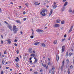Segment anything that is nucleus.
Wrapping results in <instances>:
<instances>
[{
    "label": "nucleus",
    "instance_id": "obj_1",
    "mask_svg": "<svg viewBox=\"0 0 74 74\" xmlns=\"http://www.w3.org/2000/svg\"><path fill=\"white\" fill-rule=\"evenodd\" d=\"M12 30L13 32H14V33H16L17 32H18V28H16V26L14 25Z\"/></svg>",
    "mask_w": 74,
    "mask_h": 74
},
{
    "label": "nucleus",
    "instance_id": "obj_2",
    "mask_svg": "<svg viewBox=\"0 0 74 74\" xmlns=\"http://www.w3.org/2000/svg\"><path fill=\"white\" fill-rule=\"evenodd\" d=\"M65 48V46H63L62 47V49H61L62 51V53H63V52H64V51H65V50H64Z\"/></svg>",
    "mask_w": 74,
    "mask_h": 74
},
{
    "label": "nucleus",
    "instance_id": "obj_3",
    "mask_svg": "<svg viewBox=\"0 0 74 74\" xmlns=\"http://www.w3.org/2000/svg\"><path fill=\"white\" fill-rule=\"evenodd\" d=\"M8 27L9 28V29L10 30L12 31V26L9 25L8 26Z\"/></svg>",
    "mask_w": 74,
    "mask_h": 74
},
{
    "label": "nucleus",
    "instance_id": "obj_4",
    "mask_svg": "<svg viewBox=\"0 0 74 74\" xmlns=\"http://www.w3.org/2000/svg\"><path fill=\"white\" fill-rule=\"evenodd\" d=\"M64 61H63L62 62V66L61 67V69L62 70L63 69V67L64 66Z\"/></svg>",
    "mask_w": 74,
    "mask_h": 74
},
{
    "label": "nucleus",
    "instance_id": "obj_5",
    "mask_svg": "<svg viewBox=\"0 0 74 74\" xmlns=\"http://www.w3.org/2000/svg\"><path fill=\"white\" fill-rule=\"evenodd\" d=\"M73 26H71L70 29L69 30V33H70V32H71V31H72V30L73 29Z\"/></svg>",
    "mask_w": 74,
    "mask_h": 74
},
{
    "label": "nucleus",
    "instance_id": "obj_6",
    "mask_svg": "<svg viewBox=\"0 0 74 74\" xmlns=\"http://www.w3.org/2000/svg\"><path fill=\"white\" fill-rule=\"evenodd\" d=\"M56 60L57 62H58V60H59V56L58 55H56Z\"/></svg>",
    "mask_w": 74,
    "mask_h": 74
},
{
    "label": "nucleus",
    "instance_id": "obj_7",
    "mask_svg": "<svg viewBox=\"0 0 74 74\" xmlns=\"http://www.w3.org/2000/svg\"><path fill=\"white\" fill-rule=\"evenodd\" d=\"M60 25L58 24H56L55 25L54 27H59Z\"/></svg>",
    "mask_w": 74,
    "mask_h": 74
},
{
    "label": "nucleus",
    "instance_id": "obj_8",
    "mask_svg": "<svg viewBox=\"0 0 74 74\" xmlns=\"http://www.w3.org/2000/svg\"><path fill=\"white\" fill-rule=\"evenodd\" d=\"M32 48H30L28 50L29 52V53H32Z\"/></svg>",
    "mask_w": 74,
    "mask_h": 74
},
{
    "label": "nucleus",
    "instance_id": "obj_9",
    "mask_svg": "<svg viewBox=\"0 0 74 74\" xmlns=\"http://www.w3.org/2000/svg\"><path fill=\"white\" fill-rule=\"evenodd\" d=\"M52 12H53V10L52 9H51V11L50 12L49 15V16H50V15H51L52 14Z\"/></svg>",
    "mask_w": 74,
    "mask_h": 74
},
{
    "label": "nucleus",
    "instance_id": "obj_10",
    "mask_svg": "<svg viewBox=\"0 0 74 74\" xmlns=\"http://www.w3.org/2000/svg\"><path fill=\"white\" fill-rule=\"evenodd\" d=\"M40 14H41V15H42V16H45V15H46V14L45 13L42 14V13L41 12H40Z\"/></svg>",
    "mask_w": 74,
    "mask_h": 74
},
{
    "label": "nucleus",
    "instance_id": "obj_11",
    "mask_svg": "<svg viewBox=\"0 0 74 74\" xmlns=\"http://www.w3.org/2000/svg\"><path fill=\"white\" fill-rule=\"evenodd\" d=\"M16 22H17V23H20V24L21 23V21L19 20H16Z\"/></svg>",
    "mask_w": 74,
    "mask_h": 74
},
{
    "label": "nucleus",
    "instance_id": "obj_12",
    "mask_svg": "<svg viewBox=\"0 0 74 74\" xmlns=\"http://www.w3.org/2000/svg\"><path fill=\"white\" fill-rule=\"evenodd\" d=\"M46 11H47V9H45L42 10V13H45Z\"/></svg>",
    "mask_w": 74,
    "mask_h": 74
},
{
    "label": "nucleus",
    "instance_id": "obj_13",
    "mask_svg": "<svg viewBox=\"0 0 74 74\" xmlns=\"http://www.w3.org/2000/svg\"><path fill=\"white\" fill-rule=\"evenodd\" d=\"M7 41L9 44H10L11 42V41L10 39H8Z\"/></svg>",
    "mask_w": 74,
    "mask_h": 74
},
{
    "label": "nucleus",
    "instance_id": "obj_14",
    "mask_svg": "<svg viewBox=\"0 0 74 74\" xmlns=\"http://www.w3.org/2000/svg\"><path fill=\"white\" fill-rule=\"evenodd\" d=\"M16 59H15V60L16 61V62H18L19 61V58L18 57H16Z\"/></svg>",
    "mask_w": 74,
    "mask_h": 74
},
{
    "label": "nucleus",
    "instance_id": "obj_15",
    "mask_svg": "<svg viewBox=\"0 0 74 74\" xmlns=\"http://www.w3.org/2000/svg\"><path fill=\"white\" fill-rule=\"evenodd\" d=\"M41 45L42 47H46V45H45V44L44 43H42Z\"/></svg>",
    "mask_w": 74,
    "mask_h": 74
},
{
    "label": "nucleus",
    "instance_id": "obj_16",
    "mask_svg": "<svg viewBox=\"0 0 74 74\" xmlns=\"http://www.w3.org/2000/svg\"><path fill=\"white\" fill-rule=\"evenodd\" d=\"M57 23H60V20L59 19H58L56 21Z\"/></svg>",
    "mask_w": 74,
    "mask_h": 74
},
{
    "label": "nucleus",
    "instance_id": "obj_17",
    "mask_svg": "<svg viewBox=\"0 0 74 74\" xmlns=\"http://www.w3.org/2000/svg\"><path fill=\"white\" fill-rule=\"evenodd\" d=\"M64 9H65V7H64L62 8L61 10L62 11H64Z\"/></svg>",
    "mask_w": 74,
    "mask_h": 74
},
{
    "label": "nucleus",
    "instance_id": "obj_18",
    "mask_svg": "<svg viewBox=\"0 0 74 74\" xmlns=\"http://www.w3.org/2000/svg\"><path fill=\"white\" fill-rule=\"evenodd\" d=\"M57 40H55L53 42V44H57Z\"/></svg>",
    "mask_w": 74,
    "mask_h": 74
},
{
    "label": "nucleus",
    "instance_id": "obj_19",
    "mask_svg": "<svg viewBox=\"0 0 74 74\" xmlns=\"http://www.w3.org/2000/svg\"><path fill=\"white\" fill-rule=\"evenodd\" d=\"M66 62L67 63V64H69V60L68 59H67L66 60Z\"/></svg>",
    "mask_w": 74,
    "mask_h": 74
},
{
    "label": "nucleus",
    "instance_id": "obj_20",
    "mask_svg": "<svg viewBox=\"0 0 74 74\" xmlns=\"http://www.w3.org/2000/svg\"><path fill=\"white\" fill-rule=\"evenodd\" d=\"M56 7H57V5H54L53 6V8L54 9H55V8H56Z\"/></svg>",
    "mask_w": 74,
    "mask_h": 74
},
{
    "label": "nucleus",
    "instance_id": "obj_21",
    "mask_svg": "<svg viewBox=\"0 0 74 74\" xmlns=\"http://www.w3.org/2000/svg\"><path fill=\"white\" fill-rule=\"evenodd\" d=\"M31 56H33V57H34L35 56V54H32L30 55Z\"/></svg>",
    "mask_w": 74,
    "mask_h": 74
},
{
    "label": "nucleus",
    "instance_id": "obj_22",
    "mask_svg": "<svg viewBox=\"0 0 74 74\" xmlns=\"http://www.w3.org/2000/svg\"><path fill=\"white\" fill-rule=\"evenodd\" d=\"M40 44V42H36L35 44L36 45H38V44Z\"/></svg>",
    "mask_w": 74,
    "mask_h": 74
},
{
    "label": "nucleus",
    "instance_id": "obj_23",
    "mask_svg": "<svg viewBox=\"0 0 74 74\" xmlns=\"http://www.w3.org/2000/svg\"><path fill=\"white\" fill-rule=\"evenodd\" d=\"M61 23L62 24H64V21H61Z\"/></svg>",
    "mask_w": 74,
    "mask_h": 74
},
{
    "label": "nucleus",
    "instance_id": "obj_24",
    "mask_svg": "<svg viewBox=\"0 0 74 74\" xmlns=\"http://www.w3.org/2000/svg\"><path fill=\"white\" fill-rule=\"evenodd\" d=\"M67 2H66L64 4V6H66V5H67Z\"/></svg>",
    "mask_w": 74,
    "mask_h": 74
},
{
    "label": "nucleus",
    "instance_id": "obj_25",
    "mask_svg": "<svg viewBox=\"0 0 74 74\" xmlns=\"http://www.w3.org/2000/svg\"><path fill=\"white\" fill-rule=\"evenodd\" d=\"M37 62V59H35L34 62V63H36Z\"/></svg>",
    "mask_w": 74,
    "mask_h": 74
},
{
    "label": "nucleus",
    "instance_id": "obj_26",
    "mask_svg": "<svg viewBox=\"0 0 74 74\" xmlns=\"http://www.w3.org/2000/svg\"><path fill=\"white\" fill-rule=\"evenodd\" d=\"M36 31L37 32H40V29H37L36 30Z\"/></svg>",
    "mask_w": 74,
    "mask_h": 74
},
{
    "label": "nucleus",
    "instance_id": "obj_27",
    "mask_svg": "<svg viewBox=\"0 0 74 74\" xmlns=\"http://www.w3.org/2000/svg\"><path fill=\"white\" fill-rule=\"evenodd\" d=\"M40 32L41 33H43L44 32V31L42 29H40Z\"/></svg>",
    "mask_w": 74,
    "mask_h": 74
},
{
    "label": "nucleus",
    "instance_id": "obj_28",
    "mask_svg": "<svg viewBox=\"0 0 74 74\" xmlns=\"http://www.w3.org/2000/svg\"><path fill=\"white\" fill-rule=\"evenodd\" d=\"M68 74H70V70H69V69H68Z\"/></svg>",
    "mask_w": 74,
    "mask_h": 74
},
{
    "label": "nucleus",
    "instance_id": "obj_29",
    "mask_svg": "<svg viewBox=\"0 0 74 74\" xmlns=\"http://www.w3.org/2000/svg\"><path fill=\"white\" fill-rule=\"evenodd\" d=\"M66 40V38H65L62 39V42H63V41H64V40Z\"/></svg>",
    "mask_w": 74,
    "mask_h": 74
},
{
    "label": "nucleus",
    "instance_id": "obj_30",
    "mask_svg": "<svg viewBox=\"0 0 74 74\" xmlns=\"http://www.w3.org/2000/svg\"><path fill=\"white\" fill-rule=\"evenodd\" d=\"M4 63H5V62H4V61L3 60L2 62V64H4Z\"/></svg>",
    "mask_w": 74,
    "mask_h": 74
},
{
    "label": "nucleus",
    "instance_id": "obj_31",
    "mask_svg": "<svg viewBox=\"0 0 74 74\" xmlns=\"http://www.w3.org/2000/svg\"><path fill=\"white\" fill-rule=\"evenodd\" d=\"M1 74H4V72L3 71H1Z\"/></svg>",
    "mask_w": 74,
    "mask_h": 74
},
{
    "label": "nucleus",
    "instance_id": "obj_32",
    "mask_svg": "<svg viewBox=\"0 0 74 74\" xmlns=\"http://www.w3.org/2000/svg\"><path fill=\"white\" fill-rule=\"evenodd\" d=\"M69 12H72V10L71 9H70L69 10Z\"/></svg>",
    "mask_w": 74,
    "mask_h": 74
},
{
    "label": "nucleus",
    "instance_id": "obj_33",
    "mask_svg": "<svg viewBox=\"0 0 74 74\" xmlns=\"http://www.w3.org/2000/svg\"><path fill=\"white\" fill-rule=\"evenodd\" d=\"M25 5H26L27 7H28V6H29V4L27 3H26L25 4Z\"/></svg>",
    "mask_w": 74,
    "mask_h": 74
},
{
    "label": "nucleus",
    "instance_id": "obj_34",
    "mask_svg": "<svg viewBox=\"0 0 74 74\" xmlns=\"http://www.w3.org/2000/svg\"><path fill=\"white\" fill-rule=\"evenodd\" d=\"M37 3H38V2H35L34 4H35V5H38Z\"/></svg>",
    "mask_w": 74,
    "mask_h": 74
},
{
    "label": "nucleus",
    "instance_id": "obj_35",
    "mask_svg": "<svg viewBox=\"0 0 74 74\" xmlns=\"http://www.w3.org/2000/svg\"><path fill=\"white\" fill-rule=\"evenodd\" d=\"M68 56V52H67L66 53V56Z\"/></svg>",
    "mask_w": 74,
    "mask_h": 74
},
{
    "label": "nucleus",
    "instance_id": "obj_36",
    "mask_svg": "<svg viewBox=\"0 0 74 74\" xmlns=\"http://www.w3.org/2000/svg\"><path fill=\"white\" fill-rule=\"evenodd\" d=\"M26 19H27V18H24L23 19V20L24 21H26Z\"/></svg>",
    "mask_w": 74,
    "mask_h": 74
},
{
    "label": "nucleus",
    "instance_id": "obj_37",
    "mask_svg": "<svg viewBox=\"0 0 74 74\" xmlns=\"http://www.w3.org/2000/svg\"><path fill=\"white\" fill-rule=\"evenodd\" d=\"M49 73H51V72H52V70L51 69H50V70H49Z\"/></svg>",
    "mask_w": 74,
    "mask_h": 74
},
{
    "label": "nucleus",
    "instance_id": "obj_38",
    "mask_svg": "<svg viewBox=\"0 0 74 74\" xmlns=\"http://www.w3.org/2000/svg\"><path fill=\"white\" fill-rule=\"evenodd\" d=\"M17 53V54H18L19 53V50H17L16 51Z\"/></svg>",
    "mask_w": 74,
    "mask_h": 74
},
{
    "label": "nucleus",
    "instance_id": "obj_39",
    "mask_svg": "<svg viewBox=\"0 0 74 74\" xmlns=\"http://www.w3.org/2000/svg\"><path fill=\"white\" fill-rule=\"evenodd\" d=\"M34 74H38V72L37 71L35 72H34Z\"/></svg>",
    "mask_w": 74,
    "mask_h": 74
},
{
    "label": "nucleus",
    "instance_id": "obj_40",
    "mask_svg": "<svg viewBox=\"0 0 74 74\" xmlns=\"http://www.w3.org/2000/svg\"><path fill=\"white\" fill-rule=\"evenodd\" d=\"M4 22L5 23H6V24H7V25L8 24V23H7V21H4Z\"/></svg>",
    "mask_w": 74,
    "mask_h": 74
},
{
    "label": "nucleus",
    "instance_id": "obj_41",
    "mask_svg": "<svg viewBox=\"0 0 74 74\" xmlns=\"http://www.w3.org/2000/svg\"><path fill=\"white\" fill-rule=\"evenodd\" d=\"M33 37H33V36H30V38H33Z\"/></svg>",
    "mask_w": 74,
    "mask_h": 74
},
{
    "label": "nucleus",
    "instance_id": "obj_42",
    "mask_svg": "<svg viewBox=\"0 0 74 74\" xmlns=\"http://www.w3.org/2000/svg\"><path fill=\"white\" fill-rule=\"evenodd\" d=\"M16 67H19V66H18V65L17 64H16Z\"/></svg>",
    "mask_w": 74,
    "mask_h": 74
},
{
    "label": "nucleus",
    "instance_id": "obj_43",
    "mask_svg": "<svg viewBox=\"0 0 74 74\" xmlns=\"http://www.w3.org/2000/svg\"><path fill=\"white\" fill-rule=\"evenodd\" d=\"M73 66L71 65V66H70V69H73Z\"/></svg>",
    "mask_w": 74,
    "mask_h": 74
},
{
    "label": "nucleus",
    "instance_id": "obj_44",
    "mask_svg": "<svg viewBox=\"0 0 74 74\" xmlns=\"http://www.w3.org/2000/svg\"><path fill=\"white\" fill-rule=\"evenodd\" d=\"M6 53H7V52H6V51H5L4 52V54H6Z\"/></svg>",
    "mask_w": 74,
    "mask_h": 74
},
{
    "label": "nucleus",
    "instance_id": "obj_45",
    "mask_svg": "<svg viewBox=\"0 0 74 74\" xmlns=\"http://www.w3.org/2000/svg\"><path fill=\"white\" fill-rule=\"evenodd\" d=\"M48 65H50L51 64H50V62H48Z\"/></svg>",
    "mask_w": 74,
    "mask_h": 74
},
{
    "label": "nucleus",
    "instance_id": "obj_46",
    "mask_svg": "<svg viewBox=\"0 0 74 74\" xmlns=\"http://www.w3.org/2000/svg\"><path fill=\"white\" fill-rule=\"evenodd\" d=\"M9 68H10V67H6V69H9Z\"/></svg>",
    "mask_w": 74,
    "mask_h": 74
},
{
    "label": "nucleus",
    "instance_id": "obj_47",
    "mask_svg": "<svg viewBox=\"0 0 74 74\" xmlns=\"http://www.w3.org/2000/svg\"><path fill=\"white\" fill-rule=\"evenodd\" d=\"M14 45H15L16 47V46H17V44H16V43L14 44Z\"/></svg>",
    "mask_w": 74,
    "mask_h": 74
},
{
    "label": "nucleus",
    "instance_id": "obj_48",
    "mask_svg": "<svg viewBox=\"0 0 74 74\" xmlns=\"http://www.w3.org/2000/svg\"><path fill=\"white\" fill-rule=\"evenodd\" d=\"M17 42V40L16 39H15L14 40V42Z\"/></svg>",
    "mask_w": 74,
    "mask_h": 74
},
{
    "label": "nucleus",
    "instance_id": "obj_49",
    "mask_svg": "<svg viewBox=\"0 0 74 74\" xmlns=\"http://www.w3.org/2000/svg\"><path fill=\"white\" fill-rule=\"evenodd\" d=\"M55 70V68H52V70H53H53Z\"/></svg>",
    "mask_w": 74,
    "mask_h": 74
},
{
    "label": "nucleus",
    "instance_id": "obj_50",
    "mask_svg": "<svg viewBox=\"0 0 74 74\" xmlns=\"http://www.w3.org/2000/svg\"><path fill=\"white\" fill-rule=\"evenodd\" d=\"M1 53L0 52V58L1 57Z\"/></svg>",
    "mask_w": 74,
    "mask_h": 74
},
{
    "label": "nucleus",
    "instance_id": "obj_51",
    "mask_svg": "<svg viewBox=\"0 0 74 74\" xmlns=\"http://www.w3.org/2000/svg\"><path fill=\"white\" fill-rule=\"evenodd\" d=\"M23 14H26V12H23Z\"/></svg>",
    "mask_w": 74,
    "mask_h": 74
},
{
    "label": "nucleus",
    "instance_id": "obj_52",
    "mask_svg": "<svg viewBox=\"0 0 74 74\" xmlns=\"http://www.w3.org/2000/svg\"><path fill=\"white\" fill-rule=\"evenodd\" d=\"M71 39V38H70V37H69L68 38V40H70Z\"/></svg>",
    "mask_w": 74,
    "mask_h": 74
},
{
    "label": "nucleus",
    "instance_id": "obj_53",
    "mask_svg": "<svg viewBox=\"0 0 74 74\" xmlns=\"http://www.w3.org/2000/svg\"><path fill=\"white\" fill-rule=\"evenodd\" d=\"M0 12H1V8H0Z\"/></svg>",
    "mask_w": 74,
    "mask_h": 74
},
{
    "label": "nucleus",
    "instance_id": "obj_54",
    "mask_svg": "<svg viewBox=\"0 0 74 74\" xmlns=\"http://www.w3.org/2000/svg\"><path fill=\"white\" fill-rule=\"evenodd\" d=\"M66 37V34H65L64 36V37Z\"/></svg>",
    "mask_w": 74,
    "mask_h": 74
},
{
    "label": "nucleus",
    "instance_id": "obj_55",
    "mask_svg": "<svg viewBox=\"0 0 74 74\" xmlns=\"http://www.w3.org/2000/svg\"><path fill=\"white\" fill-rule=\"evenodd\" d=\"M33 52L34 53H35V51H33Z\"/></svg>",
    "mask_w": 74,
    "mask_h": 74
},
{
    "label": "nucleus",
    "instance_id": "obj_56",
    "mask_svg": "<svg viewBox=\"0 0 74 74\" xmlns=\"http://www.w3.org/2000/svg\"><path fill=\"white\" fill-rule=\"evenodd\" d=\"M44 67H45L46 66V65L45 64H44V66H43Z\"/></svg>",
    "mask_w": 74,
    "mask_h": 74
},
{
    "label": "nucleus",
    "instance_id": "obj_57",
    "mask_svg": "<svg viewBox=\"0 0 74 74\" xmlns=\"http://www.w3.org/2000/svg\"><path fill=\"white\" fill-rule=\"evenodd\" d=\"M1 44H3V41L2 40L1 41Z\"/></svg>",
    "mask_w": 74,
    "mask_h": 74
},
{
    "label": "nucleus",
    "instance_id": "obj_58",
    "mask_svg": "<svg viewBox=\"0 0 74 74\" xmlns=\"http://www.w3.org/2000/svg\"><path fill=\"white\" fill-rule=\"evenodd\" d=\"M44 64H43V63H42V65L43 66H44Z\"/></svg>",
    "mask_w": 74,
    "mask_h": 74
},
{
    "label": "nucleus",
    "instance_id": "obj_59",
    "mask_svg": "<svg viewBox=\"0 0 74 74\" xmlns=\"http://www.w3.org/2000/svg\"><path fill=\"white\" fill-rule=\"evenodd\" d=\"M19 8H22V7L20 6L19 7Z\"/></svg>",
    "mask_w": 74,
    "mask_h": 74
},
{
    "label": "nucleus",
    "instance_id": "obj_60",
    "mask_svg": "<svg viewBox=\"0 0 74 74\" xmlns=\"http://www.w3.org/2000/svg\"><path fill=\"white\" fill-rule=\"evenodd\" d=\"M29 62H30V63H32V60L30 61Z\"/></svg>",
    "mask_w": 74,
    "mask_h": 74
},
{
    "label": "nucleus",
    "instance_id": "obj_61",
    "mask_svg": "<svg viewBox=\"0 0 74 74\" xmlns=\"http://www.w3.org/2000/svg\"><path fill=\"white\" fill-rule=\"evenodd\" d=\"M48 59L49 61H50V59L48 58Z\"/></svg>",
    "mask_w": 74,
    "mask_h": 74
},
{
    "label": "nucleus",
    "instance_id": "obj_62",
    "mask_svg": "<svg viewBox=\"0 0 74 74\" xmlns=\"http://www.w3.org/2000/svg\"><path fill=\"white\" fill-rule=\"evenodd\" d=\"M33 32H32V35H34V34Z\"/></svg>",
    "mask_w": 74,
    "mask_h": 74
},
{
    "label": "nucleus",
    "instance_id": "obj_63",
    "mask_svg": "<svg viewBox=\"0 0 74 74\" xmlns=\"http://www.w3.org/2000/svg\"><path fill=\"white\" fill-rule=\"evenodd\" d=\"M21 34H23V33H22V31H21V32H20Z\"/></svg>",
    "mask_w": 74,
    "mask_h": 74
},
{
    "label": "nucleus",
    "instance_id": "obj_64",
    "mask_svg": "<svg viewBox=\"0 0 74 74\" xmlns=\"http://www.w3.org/2000/svg\"><path fill=\"white\" fill-rule=\"evenodd\" d=\"M12 69H10V71H12Z\"/></svg>",
    "mask_w": 74,
    "mask_h": 74
}]
</instances>
